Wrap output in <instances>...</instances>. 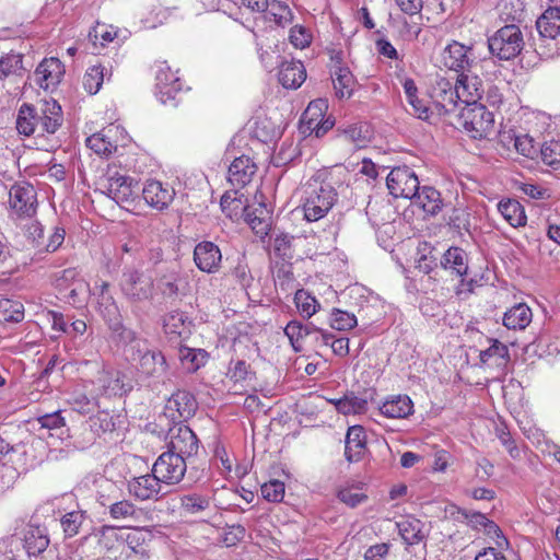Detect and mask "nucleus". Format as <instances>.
<instances>
[{"mask_svg": "<svg viewBox=\"0 0 560 560\" xmlns=\"http://www.w3.org/2000/svg\"><path fill=\"white\" fill-rule=\"evenodd\" d=\"M105 71V67L101 65L88 68L83 77V88L89 94L94 95L100 91L106 77Z\"/></svg>", "mask_w": 560, "mask_h": 560, "instance_id": "42", "label": "nucleus"}, {"mask_svg": "<svg viewBox=\"0 0 560 560\" xmlns=\"http://www.w3.org/2000/svg\"><path fill=\"white\" fill-rule=\"evenodd\" d=\"M180 509L185 514L197 515L209 509L211 500L201 493L192 492L179 498Z\"/></svg>", "mask_w": 560, "mask_h": 560, "instance_id": "38", "label": "nucleus"}, {"mask_svg": "<svg viewBox=\"0 0 560 560\" xmlns=\"http://www.w3.org/2000/svg\"><path fill=\"white\" fill-rule=\"evenodd\" d=\"M444 233L450 235V241L453 243H469L471 238V233L464 214H457L452 218L451 222L444 226Z\"/></svg>", "mask_w": 560, "mask_h": 560, "instance_id": "37", "label": "nucleus"}, {"mask_svg": "<svg viewBox=\"0 0 560 560\" xmlns=\"http://www.w3.org/2000/svg\"><path fill=\"white\" fill-rule=\"evenodd\" d=\"M168 451H174L184 458L197 454L199 448V441L194 431L182 421L173 423L168 430Z\"/></svg>", "mask_w": 560, "mask_h": 560, "instance_id": "10", "label": "nucleus"}, {"mask_svg": "<svg viewBox=\"0 0 560 560\" xmlns=\"http://www.w3.org/2000/svg\"><path fill=\"white\" fill-rule=\"evenodd\" d=\"M63 121L61 106L57 101L49 98L40 101L36 106L22 104L16 118V130L23 136L37 133H55Z\"/></svg>", "mask_w": 560, "mask_h": 560, "instance_id": "1", "label": "nucleus"}, {"mask_svg": "<svg viewBox=\"0 0 560 560\" xmlns=\"http://www.w3.org/2000/svg\"><path fill=\"white\" fill-rule=\"evenodd\" d=\"M63 72V65L58 58H46L37 66L34 81L44 90L54 89L60 82Z\"/></svg>", "mask_w": 560, "mask_h": 560, "instance_id": "16", "label": "nucleus"}, {"mask_svg": "<svg viewBox=\"0 0 560 560\" xmlns=\"http://www.w3.org/2000/svg\"><path fill=\"white\" fill-rule=\"evenodd\" d=\"M124 130L119 126L109 125L86 139V145L98 155L109 156L119 145H125Z\"/></svg>", "mask_w": 560, "mask_h": 560, "instance_id": "11", "label": "nucleus"}, {"mask_svg": "<svg viewBox=\"0 0 560 560\" xmlns=\"http://www.w3.org/2000/svg\"><path fill=\"white\" fill-rule=\"evenodd\" d=\"M116 35V31H114L112 27L97 25L89 33V38L96 47L98 39H101V46H105V44L113 42Z\"/></svg>", "mask_w": 560, "mask_h": 560, "instance_id": "58", "label": "nucleus"}, {"mask_svg": "<svg viewBox=\"0 0 560 560\" xmlns=\"http://www.w3.org/2000/svg\"><path fill=\"white\" fill-rule=\"evenodd\" d=\"M164 481L152 471L151 475L142 476V501L154 499L158 500L160 497L165 494L163 491Z\"/></svg>", "mask_w": 560, "mask_h": 560, "instance_id": "45", "label": "nucleus"}, {"mask_svg": "<svg viewBox=\"0 0 560 560\" xmlns=\"http://www.w3.org/2000/svg\"><path fill=\"white\" fill-rule=\"evenodd\" d=\"M336 200L337 191L330 183L310 179L302 196L304 218L310 222L320 220L330 211Z\"/></svg>", "mask_w": 560, "mask_h": 560, "instance_id": "2", "label": "nucleus"}, {"mask_svg": "<svg viewBox=\"0 0 560 560\" xmlns=\"http://www.w3.org/2000/svg\"><path fill=\"white\" fill-rule=\"evenodd\" d=\"M221 259L220 247H194V260L202 271L213 272L219 267Z\"/></svg>", "mask_w": 560, "mask_h": 560, "instance_id": "33", "label": "nucleus"}, {"mask_svg": "<svg viewBox=\"0 0 560 560\" xmlns=\"http://www.w3.org/2000/svg\"><path fill=\"white\" fill-rule=\"evenodd\" d=\"M498 210L512 226L516 228L526 223V215L521 203L515 199L502 200Z\"/></svg>", "mask_w": 560, "mask_h": 560, "instance_id": "36", "label": "nucleus"}, {"mask_svg": "<svg viewBox=\"0 0 560 560\" xmlns=\"http://www.w3.org/2000/svg\"><path fill=\"white\" fill-rule=\"evenodd\" d=\"M243 212L245 222L257 236L256 242H266V236L269 235L270 231V222L266 215V210L261 206L255 209L243 207Z\"/></svg>", "mask_w": 560, "mask_h": 560, "instance_id": "27", "label": "nucleus"}, {"mask_svg": "<svg viewBox=\"0 0 560 560\" xmlns=\"http://www.w3.org/2000/svg\"><path fill=\"white\" fill-rule=\"evenodd\" d=\"M429 248L430 247H423V250H420L419 247H416V256L413 259L415 267L427 275L436 267V258L431 255V252L428 250Z\"/></svg>", "mask_w": 560, "mask_h": 560, "instance_id": "54", "label": "nucleus"}, {"mask_svg": "<svg viewBox=\"0 0 560 560\" xmlns=\"http://www.w3.org/2000/svg\"><path fill=\"white\" fill-rule=\"evenodd\" d=\"M24 318L23 304L9 299H0V323H20Z\"/></svg>", "mask_w": 560, "mask_h": 560, "instance_id": "41", "label": "nucleus"}, {"mask_svg": "<svg viewBox=\"0 0 560 560\" xmlns=\"http://www.w3.org/2000/svg\"><path fill=\"white\" fill-rule=\"evenodd\" d=\"M284 334L289 338L293 350L301 352L303 349L302 340L311 335V330L308 326H304L301 322L291 320L287 324Z\"/></svg>", "mask_w": 560, "mask_h": 560, "instance_id": "44", "label": "nucleus"}, {"mask_svg": "<svg viewBox=\"0 0 560 560\" xmlns=\"http://www.w3.org/2000/svg\"><path fill=\"white\" fill-rule=\"evenodd\" d=\"M464 130L474 139L487 138L493 132V113L480 104L466 105L459 116Z\"/></svg>", "mask_w": 560, "mask_h": 560, "instance_id": "5", "label": "nucleus"}, {"mask_svg": "<svg viewBox=\"0 0 560 560\" xmlns=\"http://www.w3.org/2000/svg\"><path fill=\"white\" fill-rule=\"evenodd\" d=\"M106 534L115 536V538L125 544L132 553H138V548L140 547V528L124 526L116 529L114 527L104 526L102 535L106 536Z\"/></svg>", "mask_w": 560, "mask_h": 560, "instance_id": "34", "label": "nucleus"}, {"mask_svg": "<svg viewBox=\"0 0 560 560\" xmlns=\"http://www.w3.org/2000/svg\"><path fill=\"white\" fill-rule=\"evenodd\" d=\"M82 521H83V515L81 513H79V512L67 513L61 518V526H62L65 534L68 537H73L74 535H77L79 533V528L82 524Z\"/></svg>", "mask_w": 560, "mask_h": 560, "instance_id": "57", "label": "nucleus"}, {"mask_svg": "<svg viewBox=\"0 0 560 560\" xmlns=\"http://www.w3.org/2000/svg\"><path fill=\"white\" fill-rule=\"evenodd\" d=\"M541 161L552 167L560 170V141L550 140L544 142L540 149Z\"/></svg>", "mask_w": 560, "mask_h": 560, "instance_id": "50", "label": "nucleus"}, {"mask_svg": "<svg viewBox=\"0 0 560 560\" xmlns=\"http://www.w3.org/2000/svg\"><path fill=\"white\" fill-rule=\"evenodd\" d=\"M22 69V55L8 54L0 59V81Z\"/></svg>", "mask_w": 560, "mask_h": 560, "instance_id": "53", "label": "nucleus"}, {"mask_svg": "<svg viewBox=\"0 0 560 560\" xmlns=\"http://www.w3.org/2000/svg\"><path fill=\"white\" fill-rule=\"evenodd\" d=\"M412 200L415 205L430 215L438 214L443 207L440 191L431 186H423L421 189L419 188Z\"/></svg>", "mask_w": 560, "mask_h": 560, "instance_id": "31", "label": "nucleus"}, {"mask_svg": "<svg viewBox=\"0 0 560 560\" xmlns=\"http://www.w3.org/2000/svg\"><path fill=\"white\" fill-rule=\"evenodd\" d=\"M117 198L124 209L137 213L139 200L137 196H132L128 185H121L117 190Z\"/></svg>", "mask_w": 560, "mask_h": 560, "instance_id": "59", "label": "nucleus"}, {"mask_svg": "<svg viewBox=\"0 0 560 560\" xmlns=\"http://www.w3.org/2000/svg\"><path fill=\"white\" fill-rule=\"evenodd\" d=\"M509 358L508 347L498 340H494L488 349L480 352L482 363H489L493 360L497 366L505 365Z\"/></svg>", "mask_w": 560, "mask_h": 560, "instance_id": "43", "label": "nucleus"}, {"mask_svg": "<svg viewBox=\"0 0 560 560\" xmlns=\"http://www.w3.org/2000/svg\"><path fill=\"white\" fill-rule=\"evenodd\" d=\"M163 329L170 340H182L190 335V322L183 312L173 311L164 316Z\"/></svg>", "mask_w": 560, "mask_h": 560, "instance_id": "23", "label": "nucleus"}, {"mask_svg": "<svg viewBox=\"0 0 560 560\" xmlns=\"http://www.w3.org/2000/svg\"><path fill=\"white\" fill-rule=\"evenodd\" d=\"M257 171L256 164L249 156L236 158L228 171V180L235 188H243L249 184Z\"/></svg>", "mask_w": 560, "mask_h": 560, "instance_id": "18", "label": "nucleus"}, {"mask_svg": "<svg viewBox=\"0 0 560 560\" xmlns=\"http://www.w3.org/2000/svg\"><path fill=\"white\" fill-rule=\"evenodd\" d=\"M345 455L348 462H359L366 450V435L361 425L348 429L345 441Z\"/></svg>", "mask_w": 560, "mask_h": 560, "instance_id": "22", "label": "nucleus"}, {"mask_svg": "<svg viewBox=\"0 0 560 560\" xmlns=\"http://www.w3.org/2000/svg\"><path fill=\"white\" fill-rule=\"evenodd\" d=\"M155 86L154 94L164 105L176 107L179 103L178 94L183 91V82L177 71H172L166 61H156L152 66Z\"/></svg>", "mask_w": 560, "mask_h": 560, "instance_id": "4", "label": "nucleus"}, {"mask_svg": "<svg viewBox=\"0 0 560 560\" xmlns=\"http://www.w3.org/2000/svg\"><path fill=\"white\" fill-rule=\"evenodd\" d=\"M329 324L332 329L336 330H350L358 324L354 314L339 308H334L330 313Z\"/></svg>", "mask_w": 560, "mask_h": 560, "instance_id": "48", "label": "nucleus"}, {"mask_svg": "<svg viewBox=\"0 0 560 560\" xmlns=\"http://www.w3.org/2000/svg\"><path fill=\"white\" fill-rule=\"evenodd\" d=\"M389 552V545L386 542L370 546L364 552L365 560H386Z\"/></svg>", "mask_w": 560, "mask_h": 560, "instance_id": "64", "label": "nucleus"}, {"mask_svg": "<svg viewBox=\"0 0 560 560\" xmlns=\"http://www.w3.org/2000/svg\"><path fill=\"white\" fill-rule=\"evenodd\" d=\"M294 303L300 314L306 318L313 316L319 306L317 300L303 289L295 292Z\"/></svg>", "mask_w": 560, "mask_h": 560, "instance_id": "49", "label": "nucleus"}, {"mask_svg": "<svg viewBox=\"0 0 560 560\" xmlns=\"http://www.w3.org/2000/svg\"><path fill=\"white\" fill-rule=\"evenodd\" d=\"M523 46L522 32L515 24L501 27L488 39L490 52L501 60L515 58L522 51Z\"/></svg>", "mask_w": 560, "mask_h": 560, "instance_id": "6", "label": "nucleus"}, {"mask_svg": "<svg viewBox=\"0 0 560 560\" xmlns=\"http://www.w3.org/2000/svg\"><path fill=\"white\" fill-rule=\"evenodd\" d=\"M396 526L401 539L408 546L418 545L428 536L424 523L415 517H405L397 522Z\"/></svg>", "mask_w": 560, "mask_h": 560, "instance_id": "25", "label": "nucleus"}, {"mask_svg": "<svg viewBox=\"0 0 560 560\" xmlns=\"http://www.w3.org/2000/svg\"><path fill=\"white\" fill-rule=\"evenodd\" d=\"M278 78L283 88L298 89L306 79V70L300 60H285L280 66Z\"/></svg>", "mask_w": 560, "mask_h": 560, "instance_id": "24", "label": "nucleus"}, {"mask_svg": "<svg viewBox=\"0 0 560 560\" xmlns=\"http://www.w3.org/2000/svg\"><path fill=\"white\" fill-rule=\"evenodd\" d=\"M198 408V404L192 394L187 390H177L166 401L164 413L173 423L188 420Z\"/></svg>", "mask_w": 560, "mask_h": 560, "instance_id": "12", "label": "nucleus"}, {"mask_svg": "<svg viewBox=\"0 0 560 560\" xmlns=\"http://www.w3.org/2000/svg\"><path fill=\"white\" fill-rule=\"evenodd\" d=\"M36 422L40 428L47 430H59L66 425L65 418L60 411L43 415L36 419Z\"/></svg>", "mask_w": 560, "mask_h": 560, "instance_id": "60", "label": "nucleus"}, {"mask_svg": "<svg viewBox=\"0 0 560 560\" xmlns=\"http://www.w3.org/2000/svg\"><path fill=\"white\" fill-rule=\"evenodd\" d=\"M331 59L336 60V63L330 70L335 95L340 100L349 98L353 93L355 79L347 67L339 65L341 60L339 54L331 57Z\"/></svg>", "mask_w": 560, "mask_h": 560, "instance_id": "17", "label": "nucleus"}, {"mask_svg": "<svg viewBox=\"0 0 560 560\" xmlns=\"http://www.w3.org/2000/svg\"><path fill=\"white\" fill-rule=\"evenodd\" d=\"M69 402L72 408L80 413L92 412L98 407V399L93 392L86 387L85 380L73 389Z\"/></svg>", "mask_w": 560, "mask_h": 560, "instance_id": "29", "label": "nucleus"}, {"mask_svg": "<svg viewBox=\"0 0 560 560\" xmlns=\"http://www.w3.org/2000/svg\"><path fill=\"white\" fill-rule=\"evenodd\" d=\"M261 495L270 502H280L284 495V483L279 480H270L261 486Z\"/></svg>", "mask_w": 560, "mask_h": 560, "instance_id": "55", "label": "nucleus"}, {"mask_svg": "<svg viewBox=\"0 0 560 560\" xmlns=\"http://www.w3.org/2000/svg\"><path fill=\"white\" fill-rule=\"evenodd\" d=\"M539 35L544 38L556 39L560 36V8L547 9L536 22Z\"/></svg>", "mask_w": 560, "mask_h": 560, "instance_id": "30", "label": "nucleus"}, {"mask_svg": "<svg viewBox=\"0 0 560 560\" xmlns=\"http://www.w3.org/2000/svg\"><path fill=\"white\" fill-rule=\"evenodd\" d=\"M175 191L167 185L164 186L159 180H147L145 186L142 188V199L158 210H163L168 207L174 198Z\"/></svg>", "mask_w": 560, "mask_h": 560, "instance_id": "19", "label": "nucleus"}, {"mask_svg": "<svg viewBox=\"0 0 560 560\" xmlns=\"http://www.w3.org/2000/svg\"><path fill=\"white\" fill-rule=\"evenodd\" d=\"M49 545L46 527L30 523L24 529V548L28 556H38Z\"/></svg>", "mask_w": 560, "mask_h": 560, "instance_id": "21", "label": "nucleus"}, {"mask_svg": "<svg viewBox=\"0 0 560 560\" xmlns=\"http://www.w3.org/2000/svg\"><path fill=\"white\" fill-rule=\"evenodd\" d=\"M262 13L266 20L275 21L278 25H284L292 19L290 8L280 1L268 2V8Z\"/></svg>", "mask_w": 560, "mask_h": 560, "instance_id": "46", "label": "nucleus"}, {"mask_svg": "<svg viewBox=\"0 0 560 560\" xmlns=\"http://www.w3.org/2000/svg\"><path fill=\"white\" fill-rule=\"evenodd\" d=\"M140 277L137 271L124 273L121 279V290L130 299L138 300L140 296V288L138 281Z\"/></svg>", "mask_w": 560, "mask_h": 560, "instance_id": "56", "label": "nucleus"}, {"mask_svg": "<svg viewBox=\"0 0 560 560\" xmlns=\"http://www.w3.org/2000/svg\"><path fill=\"white\" fill-rule=\"evenodd\" d=\"M415 16H411L409 19H402L399 27V34L400 36L406 40H413L418 38L421 27L418 22L413 20Z\"/></svg>", "mask_w": 560, "mask_h": 560, "instance_id": "61", "label": "nucleus"}, {"mask_svg": "<svg viewBox=\"0 0 560 560\" xmlns=\"http://www.w3.org/2000/svg\"><path fill=\"white\" fill-rule=\"evenodd\" d=\"M431 97L439 108V113L443 115L454 113L460 102L455 84L445 77L436 79L432 86Z\"/></svg>", "mask_w": 560, "mask_h": 560, "instance_id": "14", "label": "nucleus"}, {"mask_svg": "<svg viewBox=\"0 0 560 560\" xmlns=\"http://www.w3.org/2000/svg\"><path fill=\"white\" fill-rule=\"evenodd\" d=\"M166 372V359L160 350H149L142 353V376L152 378L153 383H160L164 381Z\"/></svg>", "mask_w": 560, "mask_h": 560, "instance_id": "20", "label": "nucleus"}, {"mask_svg": "<svg viewBox=\"0 0 560 560\" xmlns=\"http://www.w3.org/2000/svg\"><path fill=\"white\" fill-rule=\"evenodd\" d=\"M476 71L458 74L455 82L459 100L465 105L477 104L485 92L482 80Z\"/></svg>", "mask_w": 560, "mask_h": 560, "instance_id": "15", "label": "nucleus"}, {"mask_svg": "<svg viewBox=\"0 0 560 560\" xmlns=\"http://www.w3.org/2000/svg\"><path fill=\"white\" fill-rule=\"evenodd\" d=\"M413 412V404L407 395H396L380 406V413L386 418L405 419Z\"/></svg>", "mask_w": 560, "mask_h": 560, "instance_id": "26", "label": "nucleus"}, {"mask_svg": "<svg viewBox=\"0 0 560 560\" xmlns=\"http://www.w3.org/2000/svg\"><path fill=\"white\" fill-rule=\"evenodd\" d=\"M532 318L533 313L528 305L517 303L504 313L503 325L508 329L523 330L532 323Z\"/></svg>", "mask_w": 560, "mask_h": 560, "instance_id": "32", "label": "nucleus"}, {"mask_svg": "<svg viewBox=\"0 0 560 560\" xmlns=\"http://www.w3.org/2000/svg\"><path fill=\"white\" fill-rule=\"evenodd\" d=\"M445 269H450L463 277L468 271V257L463 247H448L441 260Z\"/></svg>", "mask_w": 560, "mask_h": 560, "instance_id": "35", "label": "nucleus"}, {"mask_svg": "<svg viewBox=\"0 0 560 560\" xmlns=\"http://www.w3.org/2000/svg\"><path fill=\"white\" fill-rule=\"evenodd\" d=\"M173 422L168 419V415L164 412L159 415L158 422L148 423L144 428L147 436H158L159 439H167L168 430L172 428Z\"/></svg>", "mask_w": 560, "mask_h": 560, "instance_id": "52", "label": "nucleus"}, {"mask_svg": "<svg viewBox=\"0 0 560 560\" xmlns=\"http://www.w3.org/2000/svg\"><path fill=\"white\" fill-rule=\"evenodd\" d=\"M327 107V101L323 98L312 101L308 104L301 118L302 133L313 135V131L318 126V122L323 120Z\"/></svg>", "mask_w": 560, "mask_h": 560, "instance_id": "28", "label": "nucleus"}, {"mask_svg": "<svg viewBox=\"0 0 560 560\" xmlns=\"http://www.w3.org/2000/svg\"><path fill=\"white\" fill-rule=\"evenodd\" d=\"M386 185L394 198L412 199L420 183L416 173L408 166L394 167L386 177Z\"/></svg>", "mask_w": 560, "mask_h": 560, "instance_id": "8", "label": "nucleus"}, {"mask_svg": "<svg viewBox=\"0 0 560 560\" xmlns=\"http://www.w3.org/2000/svg\"><path fill=\"white\" fill-rule=\"evenodd\" d=\"M136 511V506L129 501H119L109 504V512L114 518H127L133 516Z\"/></svg>", "mask_w": 560, "mask_h": 560, "instance_id": "62", "label": "nucleus"}, {"mask_svg": "<svg viewBox=\"0 0 560 560\" xmlns=\"http://www.w3.org/2000/svg\"><path fill=\"white\" fill-rule=\"evenodd\" d=\"M9 195L10 207L19 217L31 218L36 213V190L31 184L21 183L13 185Z\"/></svg>", "mask_w": 560, "mask_h": 560, "instance_id": "13", "label": "nucleus"}, {"mask_svg": "<svg viewBox=\"0 0 560 560\" xmlns=\"http://www.w3.org/2000/svg\"><path fill=\"white\" fill-rule=\"evenodd\" d=\"M345 139L355 147H364L371 139V130L368 125L355 124L343 129Z\"/></svg>", "mask_w": 560, "mask_h": 560, "instance_id": "47", "label": "nucleus"}, {"mask_svg": "<svg viewBox=\"0 0 560 560\" xmlns=\"http://www.w3.org/2000/svg\"><path fill=\"white\" fill-rule=\"evenodd\" d=\"M178 358L183 368L187 372H196L200 366L206 363L207 352L202 349H194L189 347H180L178 350Z\"/></svg>", "mask_w": 560, "mask_h": 560, "instance_id": "39", "label": "nucleus"}, {"mask_svg": "<svg viewBox=\"0 0 560 560\" xmlns=\"http://www.w3.org/2000/svg\"><path fill=\"white\" fill-rule=\"evenodd\" d=\"M186 469L185 458L174 451L162 453L152 467V471L166 485L178 483L184 478Z\"/></svg>", "mask_w": 560, "mask_h": 560, "instance_id": "9", "label": "nucleus"}, {"mask_svg": "<svg viewBox=\"0 0 560 560\" xmlns=\"http://www.w3.org/2000/svg\"><path fill=\"white\" fill-rule=\"evenodd\" d=\"M248 374L249 365L243 360H238L234 363L232 362L228 371V376L234 382H242L247 380Z\"/></svg>", "mask_w": 560, "mask_h": 560, "instance_id": "63", "label": "nucleus"}, {"mask_svg": "<svg viewBox=\"0 0 560 560\" xmlns=\"http://www.w3.org/2000/svg\"><path fill=\"white\" fill-rule=\"evenodd\" d=\"M442 63L457 75L477 70L480 66L474 46H466L457 40H453L443 49Z\"/></svg>", "mask_w": 560, "mask_h": 560, "instance_id": "7", "label": "nucleus"}, {"mask_svg": "<svg viewBox=\"0 0 560 560\" xmlns=\"http://www.w3.org/2000/svg\"><path fill=\"white\" fill-rule=\"evenodd\" d=\"M337 495L342 503L352 509L368 500V495L355 486H346L340 488Z\"/></svg>", "mask_w": 560, "mask_h": 560, "instance_id": "51", "label": "nucleus"}, {"mask_svg": "<svg viewBox=\"0 0 560 560\" xmlns=\"http://www.w3.org/2000/svg\"><path fill=\"white\" fill-rule=\"evenodd\" d=\"M95 376L85 380L86 387L100 399L102 396H121L131 389L129 383H125V376L119 372L107 369L100 362L90 363Z\"/></svg>", "mask_w": 560, "mask_h": 560, "instance_id": "3", "label": "nucleus"}, {"mask_svg": "<svg viewBox=\"0 0 560 560\" xmlns=\"http://www.w3.org/2000/svg\"><path fill=\"white\" fill-rule=\"evenodd\" d=\"M336 409L343 415L362 413L368 408L365 398L355 396L353 393L345 395L335 401Z\"/></svg>", "mask_w": 560, "mask_h": 560, "instance_id": "40", "label": "nucleus"}]
</instances>
